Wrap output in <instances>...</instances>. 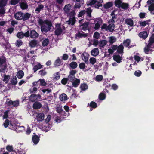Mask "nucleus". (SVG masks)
Returning <instances> with one entry per match:
<instances>
[{"instance_id":"nucleus-1","label":"nucleus","mask_w":154,"mask_h":154,"mask_svg":"<svg viewBox=\"0 0 154 154\" xmlns=\"http://www.w3.org/2000/svg\"><path fill=\"white\" fill-rule=\"evenodd\" d=\"M45 24L42 25L41 27V31L43 34H46L47 32L50 31L52 26V23L50 21H45Z\"/></svg>"},{"instance_id":"nucleus-2","label":"nucleus","mask_w":154,"mask_h":154,"mask_svg":"<svg viewBox=\"0 0 154 154\" xmlns=\"http://www.w3.org/2000/svg\"><path fill=\"white\" fill-rule=\"evenodd\" d=\"M6 59L4 55L0 57V72H2L5 70L7 68Z\"/></svg>"},{"instance_id":"nucleus-3","label":"nucleus","mask_w":154,"mask_h":154,"mask_svg":"<svg viewBox=\"0 0 154 154\" xmlns=\"http://www.w3.org/2000/svg\"><path fill=\"white\" fill-rule=\"evenodd\" d=\"M150 42L147 45L146 47H145V53L148 54V52L151 51L152 49L150 48H152L151 47L152 44L154 43V33L152 34L149 40Z\"/></svg>"},{"instance_id":"nucleus-4","label":"nucleus","mask_w":154,"mask_h":154,"mask_svg":"<svg viewBox=\"0 0 154 154\" xmlns=\"http://www.w3.org/2000/svg\"><path fill=\"white\" fill-rule=\"evenodd\" d=\"M41 97V95L40 94H31L29 97V100L32 102H34L36 101L38 99H40Z\"/></svg>"},{"instance_id":"nucleus-5","label":"nucleus","mask_w":154,"mask_h":154,"mask_svg":"<svg viewBox=\"0 0 154 154\" xmlns=\"http://www.w3.org/2000/svg\"><path fill=\"white\" fill-rule=\"evenodd\" d=\"M40 136L36 135L35 133H34L32 137V141L35 144H37L40 140Z\"/></svg>"},{"instance_id":"nucleus-6","label":"nucleus","mask_w":154,"mask_h":154,"mask_svg":"<svg viewBox=\"0 0 154 154\" xmlns=\"http://www.w3.org/2000/svg\"><path fill=\"white\" fill-rule=\"evenodd\" d=\"M89 55L88 53L86 52H84L81 55V57L82 58V59L85 62L86 64H88V57Z\"/></svg>"},{"instance_id":"nucleus-7","label":"nucleus","mask_w":154,"mask_h":154,"mask_svg":"<svg viewBox=\"0 0 154 154\" xmlns=\"http://www.w3.org/2000/svg\"><path fill=\"white\" fill-rule=\"evenodd\" d=\"M48 67H45L43 69L40 70L38 72V74L41 76H44L46 75L48 73L47 70L48 69Z\"/></svg>"},{"instance_id":"nucleus-8","label":"nucleus","mask_w":154,"mask_h":154,"mask_svg":"<svg viewBox=\"0 0 154 154\" xmlns=\"http://www.w3.org/2000/svg\"><path fill=\"white\" fill-rule=\"evenodd\" d=\"M33 104L32 107L34 109H39L42 107V105L40 102L35 101Z\"/></svg>"},{"instance_id":"nucleus-9","label":"nucleus","mask_w":154,"mask_h":154,"mask_svg":"<svg viewBox=\"0 0 154 154\" xmlns=\"http://www.w3.org/2000/svg\"><path fill=\"white\" fill-rule=\"evenodd\" d=\"M39 36V34L34 30L30 31V37L31 38H35Z\"/></svg>"},{"instance_id":"nucleus-10","label":"nucleus","mask_w":154,"mask_h":154,"mask_svg":"<svg viewBox=\"0 0 154 154\" xmlns=\"http://www.w3.org/2000/svg\"><path fill=\"white\" fill-rule=\"evenodd\" d=\"M88 106L91 107L90 108V111H92L93 109H95L97 107V105L96 102L92 101L90 103H88L87 106Z\"/></svg>"},{"instance_id":"nucleus-11","label":"nucleus","mask_w":154,"mask_h":154,"mask_svg":"<svg viewBox=\"0 0 154 154\" xmlns=\"http://www.w3.org/2000/svg\"><path fill=\"white\" fill-rule=\"evenodd\" d=\"M113 60L118 63L122 62V57L119 55H114L113 57Z\"/></svg>"},{"instance_id":"nucleus-12","label":"nucleus","mask_w":154,"mask_h":154,"mask_svg":"<svg viewBox=\"0 0 154 154\" xmlns=\"http://www.w3.org/2000/svg\"><path fill=\"white\" fill-rule=\"evenodd\" d=\"M91 55L96 57L99 54V50L98 48H95L92 49L91 51Z\"/></svg>"},{"instance_id":"nucleus-13","label":"nucleus","mask_w":154,"mask_h":154,"mask_svg":"<svg viewBox=\"0 0 154 154\" xmlns=\"http://www.w3.org/2000/svg\"><path fill=\"white\" fill-rule=\"evenodd\" d=\"M23 13L19 12L16 13L14 14V17L16 19L18 20H22Z\"/></svg>"},{"instance_id":"nucleus-14","label":"nucleus","mask_w":154,"mask_h":154,"mask_svg":"<svg viewBox=\"0 0 154 154\" xmlns=\"http://www.w3.org/2000/svg\"><path fill=\"white\" fill-rule=\"evenodd\" d=\"M103 2V0H90L87 3L88 6H92L97 2Z\"/></svg>"},{"instance_id":"nucleus-15","label":"nucleus","mask_w":154,"mask_h":154,"mask_svg":"<svg viewBox=\"0 0 154 154\" xmlns=\"http://www.w3.org/2000/svg\"><path fill=\"white\" fill-rule=\"evenodd\" d=\"M10 82L13 85H15L17 82V80L16 77L14 75L12 76L10 80Z\"/></svg>"},{"instance_id":"nucleus-16","label":"nucleus","mask_w":154,"mask_h":154,"mask_svg":"<svg viewBox=\"0 0 154 154\" xmlns=\"http://www.w3.org/2000/svg\"><path fill=\"white\" fill-rule=\"evenodd\" d=\"M63 63V61L61 60L59 57H58L55 61L54 63V65L55 67H57L60 66L61 63Z\"/></svg>"},{"instance_id":"nucleus-17","label":"nucleus","mask_w":154,"mask_h":154,"mask_svg":"<svg viewBox=\"0 0 154 154\" xmlns=\"http://www.w3.org/2000/svg\"><path fill=\"white\" fill-rule=\"evenodd\" d=\"M85 13H87V16L91 19L92 17L91 13L92 12V10L91 9V7H89L87 8L86 10H85Z\"/></svg>"},{"instance_id":"nucleus-18","label":"nucleus","mask_w":154,"mask_h":154,"mask_svg":"<svg viewBox=\"0 0 154 154\" xmlns=\"http://www.w3.org/2000/svg\"><path fill=\"white\" fill-rule=\"evenodd\" d=\"M37 41L34 39L31 40L29 43V45L31 48H34L37 45Z\"/></svg>"},{"instance_id":"nucleus-19","label":"nucleus","mask_w":154,"mask_h":154,"mask_svg":"<svg viewBox=\"0 0 154 154\" xmlns=\"http://www.w3.org/2000/svg\"><path fill=\"white\" fill-rule=\"evenodd\" d=\"M31 15V14L28 13H26L24 14L23 13L22 20L23 21L27 20L30 17Z\"/></svg>"},{"instance_id":"nucleus-20","label":"nucleus","mask_w":154,"mask_h":154,"mask_svg":"<svg viewBox=\"0 0 154 154\" xmlns=\"http://www.w3.org/2000/svg\"><path fill=\"white\" fill-rule=\"evenodd\" d=\"M113 5V3L112 2H109L106 3L103 5V7L105 9H109L112 7Z\"/></svg>"},{"instance_id":"nucleus-21","label":"nucleus","mask_w":154,"mask_h":154,"mask_svg":"<svg viewBox=\"0 0 154 154\" xmlns=\"http://www.w3.org/2000/svg\"><path fill=\"white\" fill-rule=\"evenodd\" d=\"M59 99L62 101H66L67 99V96L65 93H63L59 96Z\"/></svg>"},{"instance_id":"nucleus-22","label":"nucleus","mask_w":154,"mask_h":154,"mask_svg":"<svg viewBox=\"0 0 154 154\" xmlns=\"http://www.w3.org/2000/svg\"><path fill=\"white\" fill-rule=\"evenodd\" d=\"M125 23L130 26H133L134 22L132 19L131 18H127L125 20Z\"/></svg>"},{"instance_id":"nucleus-23","label":"nucleus","mask_w":154,"mask_h":154,"mask_svg":"<svg viewBox=\"0 0 154 154\" xmlns=\"http://www.w3.org/2000/svg\"><path fill=\"white\" fill-rule=\"evenodd\" d=\"M83 33H81L79 32L78 33H76L75 35V37H79V38H82V37H86L87 36V34L86 33H85L84 32H82Z\"/></svg>"},{"instance_id":"nucleus-24","label":"nucleus","mask_w":154,"mask_h":154,"mask_svg":"<svg viewBox=\"0 0 154 154\" xmlns=\"http://www.w3.org/2000/svg\"><path fill=\"white\" fill-rule=\"evenodd\" d=\"M9 0H0V8H3L7 5Z\"/></svg>"},{"instance_id":"nucleus-25","label":"nucleus","mask_w":154,"mask_h":154,"mask_svg":"<svg viewBox=\"0 0 154 154\" xmlns=\"http://www.w3.org/2000/svg\"><path fill=\"white\" fill-rule=\"evenodd\" d=\"M76 19L75 17H69V20L67 21L66 22L68 23V24L69 25L71 24L72 25H73L75 22Z\"/></svg>"},{"instance_id":"nucleus-26","label":"nucleus","mask_w":154,"mask_h":154,"mask_svg":"<svg viewBox=\"0 0 154 154\" xmlns=\"http://www.w3.org/2000/svg\"><path fill=\"white\" fill-rule=\"evenodd\" d=\"M148 10L152 15H154V3H152L148 6Z\"/></svg>"},{"instance_id":"nucleus-27","label":"nucleus","mask_w":154,"mask_h":154,"mask_svg":"<svg viewBox=\"0 0 154 154\" xmlns=\"http://www.w3.org/2000/svg\"><path fill=\"white\" fill-rule=\"evenodd\" d=\"M118 49L117 50V52L119 54H122L123 52L124 47L122 45L120 44L118 47Z\"/></svg>"},{"instance_id":"nucleus-28","label":"nucleus","mask_w":154,"mask_h":154,"mask_svg":"<svg viewBox=\"0 0 154 154\" xmlns=\"http://www.w3.org/2000/svg\"><path fill=\"white\" fill-rule=\"evenodd\" d=\"M21 8L23 10L26 9L28 8V5L26 2H22L20 3Z\"/></svg>"},{"instance_id":"nucleus-29","label":"nucleus","mask_w":154,"mask_h":154,"mask_svg":"<svg viewBox=\"0 0 154 154\" xmlns=\"http://www.w3.org/2000/svg\"><path fill=\"white\" fill-rule=\"evenodd\" d=\"M43 66L40 63H38L37 65L34 66L33 70L34 72H36L37 70L42 68Z\"/></svg>"},{"instance_id":"nucleus-30","label":"nucleus","mask_w":154,"mask_h":154,"mask_svg":"<svg viewBox=\"0 0 154 154\" xmlns=\"http://www.w3.org/2000/svg\"><path fill=\"white\" fill-rule=\"evenodd\" d=\"M80 81V79L76 78V79L72 82V85L73 87H76L79 85Z\"/></svg>"},{"instance_id":"nucleus-31","label":"nucleus","mask_w":154,"mask_h":154,"mask_svg":"<svg viewBox=\"0 0 154 154\" xmlns=\"http://www.w3.org/2000/svg\"><path fill=\"white\" fill-rule=\"evenodd\" d=\"M63 32V30L61 27L57 28L55 30L54 33L55 35L57 36H59L61 35Z\"/></svg>"},{"instance_id":"nucleus-32","label":"nucleus","mask_w":154,"mask_h":154,"mask_svg":"<svg viewBox=\"0 0 154 154\" xmlns=\"http://www.w3.org/2000/svg\"><path fill=\"white\" fill-rule=\"evenodd\" d=\"M71 8V6L70 4H69L66 5L63 8L65 13L66 14H68Z\"/></svg>"},{"instance_id":"nucleus-33","label":"nucleus","mask_w":154,"mask_h":154,"mask_svg":"<svg viewBox=\"0 0 154 154\" xmlns=\"http://www.w3.org/2000/svg\"><path fill=\"white\" fill-rule=\"evenodd\" d=\"M10 75L4 74L3 76V81L5 82V84L8 83L10 79Z\"/></svg>"},{"instance_id":"nucleus-34","label":"nucleus","mask_w":154,"mask_h":154,"mask_svg":"<svg viewBox=\"0 0 154 154\" xmlns=\"http://www.w3.org/2000/svg\"><path fill=\"white\" fill-rule=\"evenodd\" d=\"M107 43L106 40H103L100 41L99 42V46L100 48H103L106 44Z\"/></svg>"},{"instance_id":"nucleus-35","label":"nucleus","mask_w":154,"mask_h":154,"mask_svg":"<svg viewBox=\"0 0 154 154\" xmlns=\"http://www.w3.org/2000/svg\"><path fill=\"white\" fill-rule=\"evenodd\" d=\"M89 23L88 22H85L81 25L82 26V29L84 31H85L87 30L88 27Z\"/></svg>"},{"instance_id":"nucleus-36","label":"nucleus","mask_w":154,"mask_h":154,"mask_svg":"<svg viewBox=\"0 0 154 154\" xmlns=\"http://www.w3.org/2000/svg\"><path fill=\"white\" fill-rule=\"evenodd\" d=\"M24 73L23 72L22 70H19L17 73L16 75L17 78L19 79H21L23 76Z\"/></svg>"},{"instance_id":"nucleus-37","label":"nucleus","mask_w":154,"mask_h":154,"mask_svg":"<svg viewBox=\"0 0 154 154\" xmlns=\"http://www.w3.org/2000/svg\"><path fill=\"white\" fill-rule=\"evenodd\" d=\"M120 8L123 9L127 10L129 8V5L128 3L122 2Z\"/></svg>"},{"instance_id":"nucleus-38","label":"nucleus","mask_w":154,"mask_h":154,"mask_svg":"<svg viewBox=\"0 0 154 154\" xmlns=\"http://www.w3.org/2000/svg\"><path fill=\"white\" fill-rule=\"evenodd\" d=\"M122 2L121 0H115L114 3L116 7L120 8Z\"/></svg>"},{"instance_id":"nucleus-39","label":"nucleus","mask_w":154,"mask_h":154,"mask_svg":"<svg viewBox=\"0 0 154 154\" xmlns=\"http://www.w3.org/2000/svg\"><path fill=\"white\" fill-rule=\"evenodd\" d=\"M69 66L72 69H75L78 66V64L76 62L72 61L69 64Z\"/></svg>"},{"instance_id":"nucleus-40","label":"nucleus","mask_w":154,"mask_h":154,"mask_svg":"<svg viewBox=\"0 0 154 154\" xmlns=\"http://www.w3.org/2000/svg\"><path fill=\"white\" fill-rule=\"evenodd\" d=\"M116 41V38L115 36H111L109 38L108 42L110 44H112Z\"/></svg>"},{"instance_id":"nucleus-41","label":"nucleus","mask_w":154,"mask_h":154,"mask_svg":"<svg viewBox=\"0 0 154 154\" xmlns=\"http://www.w3.org/2000/svg\"><path fill=\"white\" fill-rule=\"evenodd\" d=\"M108 30L110 32H112L115 28V25L114 23H111L108 26Z\"/></svg>"},{"instance_id":"nucleus-42","label":"nucleus","mask_w":154,"mask_h":154,"mask_svg":"<svg viewBox=\"0 0 154 154\" xmlns=\"http://www.w3.org/2000/svg\"><path fill=\"white\" fill-rule=\"evenodd\" d=\"M80 88L82 91H85L88 88V86L86 84H82L80 86Z\"/></svg>"},{"instance_id":"nucleus-43","label":"nucleus","mask_w":154,"mask_h":154,"mask_svg":"<svg viewBox=\"0 0 154 154\" xmlns=\"http://www.w3.org/2000/svg\"><path fill=\"white\" fill-rule=\"evenodd\" d=\"M131 43V41L129 39H127L123 41V43L124 45L126 47H128L130 45Z\"/></svg>"},{"instance_id":"nucleus-44","label":"nucleus","mask_w":154,"mask_h":154,"mask_svg":"<svg viewBox=\"0 0 154 154\" xmlns=\"http://www.w3.org/2000/svg\"><path fill=\"white\" fill-rule=\"evenodd\" d=\"M39 81L40 86H45L46 85L47 83L44 79H39Z\"/></svg>"},{"instance_id":"nucleus-45","label":"nucleus","mask_w":154,"mask_h":154,"mask_svg":"<svg viewBox=\"0 0 154 154\" xmlns=\"http://www.w3.org/2000/svg\"><path fill=\"white\" fill-rule=\"evenodd\" d=\"M49 43V40L48 38H45L43 40L42 42V46L44 47L48 45Z\"/></svg>"},{"instance_id":"nucleus-46","label":"nucleus","mask_w":154,"mask_h":154,"mask_svg":"<svg viewBox=\"0 0 154 154\" xmlns=\"http://www.w3.org/2000/svg\"><path fill=\"white\" fill-rule=\"evenodd\" d=\"M67 14V16L69 17H75V13L74 10H72L70 12H68Z\"/></svg>"},{"instance_id":"nucleus-47","label":"nucleus","mask_w":154,"mask_h":154,"mask_svg":"<svg viewBox=\"0 0 154 154\" xmlns=\"http://www.w3.org/2000/svg\"><path fill=\"white\" fill-rule=\"evenodd\" d=\"M44 8V5L42 4H41L39 5L35 10V11H38L37 14L39 13L41 10L43 9Z\"/></svg>"},{"instance_id":"nucleus-48","label":"nucleus","mask_w":154,"mask_h":154,"mask_svg":"<svg viewBox=\"0 0 154 154\" xmlns=\"http://www.w3.org/2000/svg\"><path fill=\"white\" fill-rule=\"evenodd\" d=\"M151 20L149 19L145 21V26L148 25V27H149V28L150 29V27H152V24L150 23Z\"/></svg>"},{"instance_id":"nucleus-49","label":"nucleus","mask_w":154,"mask_h":154,"mask_svg":"<svg viewBox=\"0 0 154 154\" xmlns=\"http://www.w3.org/2000/svg\"><path fill=\"white\" fill-rule=\"evenodd\" d=\"M23 41L21 40L20 39L17 40L16 42L15 43L16 46L18 47H20L23 45Z\"/></svg>"},{"instance_id":"nucleus-50","label":"nucleus","mask_w":154,"mask_h":154,"mask_svg":"<svg viewBox=\"0 0 154 154\" xmlns=\"http://www.w3.org/2000/svg\"><path fill=\"white\" fill-rule=\"evenodd\" d=\"M38 21L39 25L41 26L42 25L45 24V21H48L49 20H45L43 21L42 19L40 18L38 19Z\"/></svg>"},{"instance_id":"nucleus-51","label":"nucleus","mask_w":154,"mask_h":154,"mask_svg":"<svg viewBox=\"0 0 154 154\" xmlns=\"http://www.w3.org/2000/svg\"><path fill=\"white\" fill-rule=\"evenodd\" d=\"M103 79V76L102 75H98L96 76L95 78V80L99 82L100 81L102 80Z\"/></svg>"},{"instance_id":"nucleus-52","label":"nucleus","mask_w":154,"mask_h":154,"mask_svg":"<svg viewBox=\"0 0 154 154\" xmlns=\"http://www.w3.org/2000/svg\"><path fill=\"white\" fill-rule=\"evenodd\" d=\"M106 98V95L103 93H100L99 96V99L101 100H104Z\"/></svg>"},{"instance_id":"nucleus-53","label":"nucleus","mask_w":154,"mask_h":154,"mask_svg":"<svg viewBox=\"0 0 154 154\" xmlns=\"http://www.w3.org/2000/svg\"><path fill=\"white\" fill-rule=\"evenodd\" d=\"M20 0H11L9 3L12 5H15L19 3Z\"/></svg>"},{"instance_id":"nucleus-54","label":"nucleus","mask_w":154,"mask_h":154,"mask_svg":"<svg viewBox=\"0 0 154 154\" xmlns=\"http://www.w3.org/2000/svg\"><path fill=\"white\" fill-rule=\"evenodd\" d=\"M16 36L19 38L22 39L23 37V33L22 32H20L17 33Z\"/></svg>"},{"instance_id":"nucleus-55","label":"nucleus","mask_w":154,"mask_h":154,"mask_svg":"<svg viewBox=\"0 0 154 154\" xmlns=\"http://www.w3.org/2000/svg\"><path fill=\"white\" fill-rule=\"evenodd\" d=\"M90 63L92 65H94L97 62L96 59L94 57H91L89 59Z\"/></svg>"},{"instance_id":"nucleus-56","label":"nucleus","mask_w":154,"mask_h":154,"mask_svg":"<svg viewBox=\"0 0 154 154\" xmlns=\"http://www.w3.org/2000/svg\"><path fill=\"white\" fill-rule=\"evenodd\" d=\"M54 79L57 80L59 79L60 76L59 72H58L54 74Z\"/></svg>"},{"instance_id":"nucleus-57","label":"nucleus","mask_w":154,"mask_h":154,"mask_svg":"<svg viewBox=\"0 0 154 154\" xmlns=\"http://www.w3.org/2000/svg\"><path fill=\"white\" fill-rule=\"evenodd\" d=\"M69 80V78H64L61 80V83L64 85L66 84L67 82Z\"/></svg>"},{"instance_id":"nucleus-58","label":"nucleus","mask_w":154,"mask_h":154,"mask_svg":"<svg viewBox=\"0 0 154 154\" xmlns=\"http://www.w3.org/2000/svg\"><path fill=\"white\" fill-rule=\"evenodd\" d=\"M37 90V88L36 87H34L33 88H31L29 90L30 93H35Z\"/></svg>"},{"instance_id":"nucleus-59","label":"nucleus","mask_w":154,"mask_h":154,"mask_svg":"<svg viewBox=\"0 0 154 154\" xmlns=\"http://www.w3.org/2000/svg\"><path fill=\"white\" fill-rule=\"evenodd\" d=\"M102 30H104L106 31L108 30V27L107 24L105 23L103 24L101 27Z\"/></svg>"},{"instance_id":"nucleus-60","label":"nucleus","mask_w":154,"mask_h":154,"mask_svg":"<svg viewBox=\"0 0 154 154\" xmlns=\"http://www.w3.org/2000/svg\"><path fill=\"white\" fill-rule=\"evenodd\" d=\"M142 74L141 71L139 70L136 71L134 73L135 75L137 77L140 76Z\"/></svg>"},{"instance_id":"nucleus-61","label":"nucleus","mask_w":154,"mask_h":154,"mask_svg":"<svg viewBox=\"0 0 154 154\" xmlns=\"http://www.w3.org/2000/svg\"><path fill=\"white\" fill-rule=\"evenodd\" d=\"M103 2H97V3L95 4V5H94V7L98 9L99 8V7H102V5L101 4Z\"/></svg>"},{"instance_id":"nucleus-62","label":"nucleus","mask_w":154,"mask_h":154,"mask_svg":"<svg viewBox=\"0 0 154 154\" xmlns=\"http://www.w3.org/2000/svg\"><path fill=\"white\" fill-rule=\"evenodd\" d=\"M85 14V10H82L79 13L78 15V17H81Z\"/></svg>"},{"instance_id":"nucleus-63","label":"nucleus","mask_w":154,"mask_h":154,"mask_svg":"<svg viewBox=\"0 0 154 154\" xmlns=\"http://www.w3.org/2000/svg\"><path fill=\"white\" fill-rule=\"evenodd\" d=\"M10 121L8 119H6L3 124L5 128H7L9 125Z\"/></svg>"},{"instance_id":"nucleus-64","label":"nucleus","mask_w":154,"mask_h":154,"mask_svg":"<svg viewBox=\"0 0 154 154\" xmlns=\"http://www.w3.org/2000/svg\"><path fill=\"white\" fill-rule=\"evenodd\" d=\"M100 36V34L97 32H94V35L93 37L96 39H98L99 38Z\"/></svg>"}]
</instances>
